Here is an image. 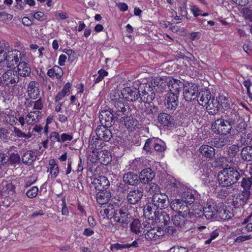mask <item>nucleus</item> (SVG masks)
I'll use <instances>...</instances> for the list:
<instances>
[{
  "instance_id": "f257e3e1",
  "label": "nucleus",
  "mask_w": 252,
  "mask_h": 252,
  "mask_svg": "<svg viewBox=\"0 0 252 252\" xmlns=\"http://www.w3.org/2000/svg\"><path fill=\"white\" fill-rule=\"evenodd\" d=\"M122 93L124 99L128 101H135L139 97L142 101L148 104L154 100L156 95L153 88L149 84H141L138 92L127 87L122 90Z\"/></svg>"
},
{
  "instance_id": "f03ea898",
  "label": "nucleus",
  "mask_w": 252,
  "mask_h": 252,
  "mask_svg": "<svg viewBox=\"0 0 252 252\" xmlns=\"http://www.w3.org/2000/svg\"><path fill=\"white\" fill-rule=\"evenodd\" d=\"M239 116L238 113L234 112L229 118L228 121L223 119H218L212 124V131L216 133L226 135L230 133L232 126L239 122Z\"/></svg>"
},
{
  "instance_id": "7ed1b4c3",
  "label": "nucleus",
  "mask_w": 252,
  "mask_h": 252,
  "mask_svg": "<svg viewBox=\"0 0 252 252\" xmlns=\"http://www.w3.org/2000/svg\"><path fill=\"white\" fill-rule=\"evenodd\" d=\"M240 177L239 172L233 167L222 170L218 175L219 184L223 187H228L235 184Z\"/></svg>"
},
{
  "instance_id": "20e7f679",
  "label": "nucleus",
  "mask_w": 252,
  "mask_h": 252,
  "mask_svg": "<svg viewBox=\"0 0 252 252\" xmlns=\"http://www.w3.org/2000/svg\"><path fill=\"white\" fill-rule=\"evenodd\" d=\"M25 59L26 54L24 52H21L15 49L8 51L4 53L2 57L0 58V63L5 61L7 66L8 67H11Z\"/></svg>"
},
{
  "instance_id": "39448f33",
  "label": "nucleus",
  "mask_w": 252,
  "mask_h": 252,
  "mask_svg": "<svg viewBox=\"0 0 252 252\" xmlns=\"http://www.w3.org/2000/svg\"><path fill=\"white\" fill-rule=\"evenodd\" d=\"M167 199L168 197L165 193H155L153 195L152 202L148 205L146 210L150 214L153 212L155 214L158 209H162L167 205Z\"/></svg>"
},
{
  "instance_id": "423d86ee",
  "label": "nucleus",
  "mask_w": 252,
  "mask_h": 252,
  "mask_svg": "<svg viewBox=\"0 0 252 252\" xmlns=\"http://www.w3.org/2000/svg\"><path fill=\"white\" fill-rule=\"evenodd\" d=\"M89 158L92 163H100L103 165H108L111 160L110 152L106 150L94 149L89 155Z\"/></svg>"
},
{
  "instance_id": "0eeeda50",
  "label": "nucleus",
  "mask_w": 252,
  "mask_h": 252,
  "mask_svg": "<svg viewBox=\"0 0 252 252\" xmlns=\"http://www.w3.org/2000/svg\"><path fill=\"white\" fill-rule=\"evenodd\" d=\"M113 217L116 221L122 224L127 225L132 220L129 210L125 206L114 211Z\"/></svg>"
},
{
  "instance_id": "6e6552de",
  "label": "nucleus",
  "mask_w": 252,
  "mask_h": 252,
  "mask_svg": "<svg viewBox=\"0 0 252 252\" xmlns=\"http://www.w3.org/2000/svg\"><path fill=\"white\" fill-rule=\"evenodd\" d=\"M42 117V113L40 111H31L26 116L18 117V121L21 126H23L26 123L29 125H33L38 122Z\"/></svg>"
},
{
  "instance_id": "1a4fd4ad",
  "label": "nucleus",
  "mask_w": 252,
  "mask_h": 252,
  "mask_svg": "<svg viewBox=\"0 0 252 252\" xmlns=\"http://www.w3.org/2000/svg\"><path fill=\"white\" fill-rule=\"evenodd\" d=\"M252 185V179L250 177L243 178L241 186L243 188L242 193L239 195V199L243 203L246 202L251 195L250 188Z\"/></svg>"
},
{
  "instance_id": "9d476101",
  "label": "nucleus",
  "mask_w": 252,
  "mask_h": 252,
  "mask_svg": "<svg viewBox=\"0 0 252 252\" xmlns=\"http://www.w3.org/2000/svg\"><path fill=\"white\" fill-rule=\"evenodd\" d=\"M171 208L174 211L177 212L183 217H187L189 215L188 206L180 199H175L171 203Z\"/></svg>"
},
{
  "instance_id": "9b49d317",
  "label": "nucleus",
  "mask_w": 252,
  "mask_h": 252,
  "mask_svg": "<svg viewBox=\"0 0 252 252\" xmlns=\"http://www.w3.org/2000/svg\"><path fill=\"white\" fill-rule=\"evenodd\" d=\"M220 204L217 205L212 200L208 201L207 206L203 208L204 215L207 220L217 218Z\"/></svg>"
},
{
  "instance_id": "f8f14e48",
  "label": "nucleus",
  "mask_w": 252,
  "mask_h": 252,
  "mask_svg": "<svg viewBox=\"0 0 252 252\" xmlns=\"http://www.w3.org/2000/svg\"><path fill=\"white\" fill-rule=\"evenodd\" d=\"M3 81L7 86H15L19 81V76L17 71L9 69L2 75Z\"/></svg>"
},
{
  "instance_id": "ddd939ff",
  "label": "nucleus",
  "mask_w": 252,
  "mask_h": 252,
  "mask_svg": "<svg viewBox=\"0 0 252 252\" xmlns=\"http://www.w3.org/2000/svg\"><path fill=\"white\" fill-rule=\"evenodd\" d=\"M99 118L101 126L107 127H111L115 123L113 115L110 110L101 111L99 114Z\"/></svg>"
},
{
  "instance_id": "4468645a",
  "label": "nucleus",
  "mask_w": 252,
  "mask_h": 252,
  "mask_svg": "<svg viewBox=\"0 0 252 252\" xmlns=\"http://www.w3.org/2000/svg\"><path fill=\"white\" fill-rule=\"evenodd\" d=\"M198 87L195 84L186 86L184 90V97L186 101H191L194 100L198 96Z\"/></svg>"
},
{
  "instance_id": "2eb2a0df",
  "label": "nucleus",
  "mask_w": 252,
  "mask_h": 252,
  "mask_svg": "<svg viewBox=\"0 0 252 252\" xmlns=\"http://www.w3.org/2000/svg\"><path fill=\"white\" fill-rule=\"evenodd\" d=\"M39 84L37 82L31 81L27 87L28 95L32 99H37L40 95Z\"/></svg>"
},
{
  "instance_id": "dca6fc26",
  "label": "nucleus",
  "mask_w": 252,
  "mask_h": 252,
  "mask_svg": "<svg viewBox=\"0 0 252 252\" xmlns=\"http://www.w3.org/2000/svg\"><path fill=\"white\" fill-rule=\"evenodd\" d=\"M145 238L149 241H154L159 239L163 234L164 231L160 227H154L150 230L146 228Z\"/></svg>"
},
{
  "instance_id": "f3484780",
  "label": "nucleus",
  "mask_w": 252,
  "mask_h": 252,
  "mask_svg": "<svg viewBox=\"0 0 252 252\" xmlns=\"http://www.w3.org/2000/svg\"><path fill=\"white\" fill-rule=\"evenodd\" d=\"M95 131L98 138L101 140L109 141L112 137L111 131L107 126H99Z\"/></svg>"
},
{
  "instance_id": "a211bd4d",
  "label": "nucleus",
  "mask_w": 252,
  "mask_h": 252,
  "mask_svg": "<svg viewBox=\"0 0 252 252\" xmlns=\"http://www.w3.org/2000/svg\"><path fill=\"white\" fill-rule=\"evenodd\" d=\"M179 95L176 94L168 93L165 100V106L169 110H175L179 103L178 101Z\"/></svg>"
},
{
  "instance_id": "6ab92c4d",
  "label": "nucleus",
  "mask_w": 252,
  "mask_h": 252,
  "mask_svg": "<svg viewBox=\"0 0 252 252\" xmlns=\"http://www.w3.org/2000/svg\"><path fill=\"white\" fill-rule=\"evenodd\" d=\"M47 171L49 172V174L48 176V179H54L58 176L59 174V167L54 159H51L49 160Z\"/></svg>"
},
{
  "instance_id": "aec40b11",
  "label": "nucleus",
  "mask_w": 252,
  "mask_h": 252,
  "mask_svg": "<svg viewBox=\"0 0 252 252\" xmlns=\"http://www.w3.org/2000/svg\"><path fill=\"white\" fill-rule=\"evenodd\" d=\"M142 196V190L137 188L129 191L127 194V198L129 203L131 204H135L141 199Z\"/></svg>"
},
{
  "instance_id": "412c9836",
  "label": "nucleus",
  "mask_w": 252,
  "mask_h": 252,
  "mask_svg": "<svg viewBox=\"0 0 252 252\" xmlns=\"http://www.w3.org/2000/svg\"><path fill=\"white\" fill-rule=\"evenodd\" d=\"M36 158L35 153L33 151L28 150L23 151L22 155V161L24 164L27 165H31L35 160Z\"/></svg>"
},
{
  "instance_id": "4be33fe9",
  "label": "nucleus",
  "mask_w": 252,
  "mask_h": 252,
  "mask_svg": "<svg viewBox=\"0 0 252 252\" xmlns=\"http://www.w3.org/2000/svg\"><path fill=\"white\" fill-rule=\"evenodd\" d=\"M166 82L169 89L170 92L169 93L176 94L179 95L181 87L180 85L181 83L179 80L168 78L166 79Z\"/></svg>"
},
{
  "instance_id": "5701e85b",
  "label": "nucleus",
  "mask_w": 252,
  "mask_h": 252,
  "mask_svg": "<svg viewBox=\"0 0 252 252\" xmlns=\"http://www.w3.org/2000/svg\"><path fill=\"white\" fill-rule=\"evenodd\" d=\"M93 183L95 186V188L99 190H103L107 189L109 185V181L107 178L104 176H99L98 178L94 179Z\"/></svg>"
},
{
  "instance_id": "b1692460",
  "label": "nucleus",
  "mask_w": 252,
  "mask_h": 252,
  "mask_svg": "<svg viewBox=\"0 0 252 252\" xmlns=\"http://www.w3.org/2000/svg\"><path fill=\"white\" fill-rule=\"evenodd\" d=\"M197 101L199 105L205 106L212 97L211 95L210 92L208 90H201L198 94L197 96Z\"/></svg>"
},
{
  "instance_id": "393cba45",
  "label": "nucleus",
  "mask_w": 252,
  "mask_h": 252,
  "mask_svg": "<svg viewBox=\"0 0 252 252\" xmlns=\"http://www.w3.org/2000/svg\"><path fill=\"white\" fill-rule=\"evenodd\" d=\"M155 173L149 168L142 170L139 176V180L141 183L147 184L151 182L155 177Z\"/></svg>"
},
{
  "instance_id": "a878e982",
  "label": "nucleus",
  "mask_w": 252,
  "mask_h": 252,
  "mask_svg": "<svg viewBox=\"0 0 252 252\" xmlns=\"http://www.w3.org/2000/svg\"><path fill=\"white\" fill-rule=\"evenodd\" d=\"M147 224L145 223L141 224L138 220H134L130 225L131 231L136 234H141L145 233Z\"/></svg>"
},
{
  "instance_id": "bb28decb",
  "label": "nucleus",
  "mask_w": 252,
  "mask_h": 252,
  "mask_svg": "<svg viewBox=\"0 0 252 252\" xmlns=\"http://www.w3.org/2000/svg\"><path fill=\"white\" fill-rule=\"evenodd\" d=\"M25 60L20 62L17 65V73L18 75L22 77L28 76L30 75L31 69L29 65L26 63Z\"/></svg>"
},
{
  "instance_id": "cd10ccee",
  "label": "nucleus",
  "mask_w": 252,
  "mask_h": 252,
  "mask_svg": "<svg viewBox=\"0 0 252 252\" xmlns=\"http://www.w3.org/2000/svg\"><path fill=\"white\" fill-rule=\"evenodd\" d=\"M111 197V193L108 190H99L96 195V201L102 205L107 203Z\"/></svg>"
},
{
  "instance_id": "c85d7f7f",
  "label": "nucleus",
  "mask_w": 252,
  "mask_h": 252,
  "mask_svg": "<svg viewBox=\"0 0 252 252\" xmlns=\"http://www.w3.org/2000/svg\"><path fill=\"white\" fill-rule=\"evenodd\" d=\"M158 121L164 126H171L174 125L175 122L173 118L166 113H161L158 114Z\"/></svg>"
},
{
  "instance_id": "c756f323",
  "label": "nucleus",
  "mask_w": 252,
  "mask_h": 252,
  "mask_svg": "<svg viewBox=\"0 0 252 252\" xmlns=\"http://www.w3.org/2000/svg\"><path fill=\"white\" fill-rule=\"evenodd\" d=\"M114 111L116 114L121 118L125 115V113L126 111L127 108L124 102V99H120V101H116L113 102Z\"/></svg>"
},
{
  "instance_id": "7c9ffc66",
  "label": "nucleus",
  "mask_w": 252,
  "mask_h": 252,
  "mask_svg": "<svg viewBox=\"0 0 252 252\" xmlns=\"http://www.w3.org/2000/svg\"><path fill=\"white\" fill-rule=\"evenodd\" d=\"M139 178L138 175L134 172H129L123 176V181L130 185H135L138 183Z\"/></svg>"
},
{
  "instance_id": "2f4dec72",
  "label": "nucleus",
  "mask_w": 252,
  "mask_h": 252,
  "mask_svg": "<svg viewBox=\"0 0 252 252\" xmlns=\"http://www.w3.org/2000/svg\"><path fill=\"white\" fill-rule=\"evenodd\" d=\"M219 104L220 103H219L217 99H215L214 97H212L208 104L205 106L208 113L212 115L217 114L220 108Z\"/></svg>"
},
{
  "instance_id": "473e14b6",
  "label": "nucleus",
  "mask_w": 252,
  "mask_h": 252,
  "mask_svg": "<svg viewBox=\"0 0 252 252\" xmlns=\"http://www.w3.org/2000/svg\"><path fill=\"white\" fill-rule=\"evenodd\" d=\"M199 152L204 157L211 159L213 158L215 155L214 148L207 145H201L199 148Z\"/></svg>"
},
{
  "instance_id": "72a5a7b5",
  "label": "nucleus",
  "mask_w": 252,
  "mask_h": 252,
  "mask_svg": "<svg viewBox=\"0 0 252 252\" xmlns=\"http://www.w3.org/2000/svg\"><path fill=\"white\" fill-rule=\"evenodd\" d=\"M241 157L245 161H252V146L244 147L241 151Z\"/></svg>"
},
{
  "instance_id": "f704fd0d",
  "label": "nucleus",
  "mask_w": 252,
  "mask_h": 252,
  "mask_svg": "<svg viewBox=\"0 0 252 252\" xmlns=\"http://www.w3.org/2000/svg\"><path fill=\"white\" fill-rule=\"evenodd\" d=\"M26 105L27 108L32 107L33 110L38 111L42 110L44 107L43 102L41 98L35 101L27 99Z\"/></svg>"
},
{
  "instance_id": "c9c22d12",
  "label": "nucleus",
  "mask_w": 252,
  "mask_h": 252,
  "mask_svg": "<svg viewBox=\"0 0 252 252\" xmlns=\"http://www.w3.org/2000/svg\"><path fill=\"white\" fill-rule=\"evenodd\" d=\"M232 217V214L220 204L219 208V212L217 215V218L226 220L230 219Z\"/></svg>"
},
{
  "instance_id": "e433bc0d",
  "label": "nucleus",
  "mask_w": 252,
  "mask_h": 252,
  "mask_svg": "<svg viewBox=\"0 0 252 252\" xmlns=\"http://www.w3.org/2000/svg\"><path fill=\"white\" fill-rule=\"evenodd\" d=\"M47 75L52 78L60 79L63 75V71L60 67L55 65L48 70Z\"/></svg>"
},
{
  "instance_id": "4c0bfd02",
  "label": "nucleus",
  "mask_w": 252,
  "mask_h": 252,
  "mask_svg": "<svg viewBox=\"0 0 252 252\" xmlns=\"http://www.w3.org/2000/svg\"><path fill=\"white\" fill-rule=\"evenodd\" d=\"M170 220V218L169 215L164 212L161 213L155 218V221L157 223H160L161 226L169 224Z\"/></svg>"
},
{
  "instance_id": "58836bf2",
  "label": "nucleus",
  "mask_w": 252,
  "mask_h": 252,
  "mask_svg": "<svg viewBox=\"0 0 252 252\" xmlns=\"http://www.w3.org/2000/svg\"><path fill=\"white\" fill-rule=\"evenodd\" d=\"M122 119H123L124 121L126 127L130 130H132L133 129H134L138 123V121L136 119H134L131 117H127L125 118L124 116L122 117L120 119L121 120Z\"/></svg>"
},
{
  "instance_id": "ea45409f",
  "label": "nucleus",
  "mask_w": 252,
  "mask_h": 252,
  "mask_svg": "<svg viewBox=\"0 0 252 252\" xmlns=\"http://www.w3.org/2000/svg\"><path fill=\"white\" fill-rule=\"evenodd\" d=\"M180 200L187 205H191L194 201V197L193 194L190 192H184L182 194Z\"/></svg>"
},
{
  "instance_id": "a19ab883",
  "label": "nucleus",
  "mask_w": 252,
  "mask_h": 252,
  "mask_svg": "<svg viewBox=\"0 0 252 252\" xmlns=\"http://www.w3.org/2000/svg\"><path fill=\"white\" fill-rule=\"evenodd\" d=\"M9 163L11 164H19L21 163L20 157L18 153H12L8 157Z\"/></svg>"
},
{
  "instance_id": "79ce46f5",
  "label": "nucleus",
  "mask_w": 252,
  "mask_h": 252,
  "mask_svg": "<svg viewBox=\"0 0 252 252\" xmlns=\"http://www.w3.org/2000/svg\"><path fill=\"white\" fill-rule=\"evenodd\" d=\"M252 142V133L244 132L241 136L240 142L243 145H250Z\"/></svg>"
},
{
  "instance_id": "37998d69",
  "label": "nucleus",
  "mask_w": 252,
  "mask_h": 252,
  "mask_svg": "<svg viewBox=\"0 0 252 252\" xmlns=\"http://www.w3.org/2000/svg\"><path fill=\"white\" fill-rule=\"evenodd\" d=\"M186 217H183L180 214L176 215L172 220V223L176 227H181L184 223V219Z\"/></svg>"
},
{
  "instance_id": "c03bdc74",
  "label": "nucleus",
  "mask_w": 252,
  "mask_h": 252,
  "mask_svg": "<svg viewBox=\"0 0 252 252\" xmlns=\"http://www.w3.org/2000/svg\"><path fill=\"white\" fill-rule=\"evenodd\" d=\"M111 99L115 102L116 101H120V99H124L122 96V91L118 90H113L110 94Z\"/></svg>"
},
{
  "instance_id": "a18cd8bd",
  "label": "nucleus",
  "mask_w": 252,
  "mask_h": 252,
  "mask_svg": "<svg viewBox=\"0 0 252 252\" xmlns=\"http://www.w3.org/2000/svg\"><path fill=\"white\" fill-rule=\"evenodd\" d=\"M31 15L35 19L40 22L44 21L47 19V16L41 11H32Z\"/></svg>"
},
{
  "instance_id": "49530a36",
  "label": "nucleus",
  "mask_w": 252,
  "mask_h": 252,
  "mask_svg": "<svg viewBox=\"0 0 252 252\" xmlns=\"http://www.w3.org/2000/svg\"><path fill=\"white\" fill-rule=\"evenodd\" d=\"M220 103V107L226 108L229 105V101L228 99L224 95H220L216 98Z\"/></svg>"
},
{
  "instance_id": "de8ad7c7",
  "label": "nucleus",
  "mask_w": 252,
  "mask_h": 252,
  "mask_svg": "<svg viewBox=\"0 0 252 252\" xmlns=\"http://www.w3.org/2000/svg\"><path fill=\"white\" fill-rule=\"evenodd\" d=\"M114 211L113 210L112 206H108V208L101 209L100 213L104 219L109 218L110 215L114 214Z\"/></svg>"
},
{
  "instance_id": "09e8293b",
  "label": "nucleus",
  "mask_w": 252,
  "mask_h": 252,
  "mask_svg": "<svg viewBox=\"0 0 252 252\" xmlns=\"http://www.w3.org/2000/svg\"><path fill=\"white\" fill-rule=\"evenodd\" d=\"M153 148L156 151L162 152L164 150V144L160 140H158L154 138V144H153Z\"/></svg>"
},
{
  "instance_id": "8fccbe9b",
  "label": "nucleus",
  "mask_w": 252,
  "mask_h": 252,
  "mask_svg": "<svg viewBox=\"0 0 252 252\" xmlns=\"http://www.w3.org/2000/svg\"><path fill=\"white\" fill-rule=\"evenodd\" d=\"M38 191V188L34 186L29 189L26 193L27 195L30 198H33L36 196Z\"/></svg>"
},
{
  "instance_id": "3c124183",
  "label": "nucleus",
  "mask_w": 252,
  "mask_h": 252,
  "mask_svg": "<svg viewBox=\"0 0 252 252\" xmlns=\"http://www.w3.org/2000/svg\"><path fill=\"white\" fill-rule=\"evenodd\" d=\"M153 144H154V138L148 139L144 146V150L147 152H150L151 149L153 148Z\"/></svg>"
},
{
  "instance_id": "603ef678",
  "label": "nucleus",
  "mask_w": 252,
  "mask_h": 252,
  "mask_svg": "<svg viewBox=\"0 0 252 252\" xmlns=\"http://www.w3.org/2000/svg\"><path fill=\"white\" fill-rule=\"evenodd\" d=\"M9 45L8 43L5 41L0 40V58L2 57L1 54L5 53L6 51L8 50Z\"/></svg>"
},
{
  "instance_id": "864d4df0",
  "label": "nucleus",
  "mask_w": 252,
  "mask_h": 252,
  "mask_svg": "<svg viewBox=\"0 0 252 252\" xmlns=\"http://www.w3.org/2000/svg\"><path fill=\"white\" fill-rule=\"evenodd\" d=\"M73 139L72 133H63L60 135V142L63 143L67 141H71Z\"/></svg>"
},
{
  "instance_id": "5fc2aeb1",
  "label": "nucleus",
  "mask_w": 252,
  "mask_h": 252,
  "mask_svg": "<svg viewBox=\"0 0 252 252\" xmlns=\"http://www.w3.org/2000/svg\"><path fill=\"white\" fill-rule=\"evenodd\" d=\"M169 252H188V249L187 248L179 246H175L171 248L169 250Z\"/></svg>"
},
{
  "instance_id": "6e6d98bb",
  "label": "nucleus",
  "mask_w": 252,
  "mask_h": 252,
  "mask_svg": "<svg viewBox=\"0 0 252 252\" xmlns=\"http://www.w3.org/2000/svg\"><path fill=\"white\" fill-rule=\"evenodd\" d=\"M202 183L205 185H208L211 183V181L213 180V177L208 174H203L201 177Z\"/></svg>"
},
{
  "instance_id": "4d7b16f0",
  "label": "nucleus",
  "mask_w": 252,
  "mask_h": 252,
  "mask_svg": "<svg viewBox=\"0 0 252 252\" xmlns=\"http://www.w3.org/2000/svg\"><path fill=\"white\" fill-rule=\"evenodd\" d=\"M111 249L113 251H117L119 250H122L124 249H128V246L127 244H114L111 246Z\"/></svg>"
},
{
  "instance_id": "13d9d810",
  "label": "nucleus",
  "mask_w": 252,
  "mask_h": 252,
  "mask_svg": "<svg viewBox=\"0 0 252 252\" xmlns=\"http://www.w3.org/2000/svg\"><path fill=\"white\" fill-rule=\"evenodd\" d=\"M141 239L140 238H138L136 239H135L134 241H133L130 244L127 243V245L128 246V249L130 248H138L140 247L141 245Z\"/></svg>"
},
{
  "instance_id": "bf43d9fd",
  "label": "nucleus",
  "mask_w": 252,
  "mask_h": 252,
  "mask_svg": "<svg viewBox=\"0 0 252 252\" xmlns=\"http://www.w3.org/2000/svg\"><path fill=\"white\" fill-rule=\"evenodd\" d=\"M247 126V125L246 123L244 121L241 120L239 124L237 126L236 129L238 132H242L246 129Z\"/></svg>"
},
{
  "instance_id": "052dcab7",
  "label": "nucleus",
  "mask_w": 252,
  "mask_h": 252,
  "mask_svg": "<svg viewBox=\"0 0 252 252\" xmlns=\"http://www.w3.org/2000/svg\"><path fill=\"white\" fill-rule=\"evenodd\" d=\"M62 214L63 216H68L69 211L66 206V201L64 197L62 198Z\"/></svg>"
},
{
  "instance_id": "680f3d73",
  "label": "nucleus",
  "mask_w": 252,
  "mask_h": 252,
  "mask_svg": "<svg viewBox=\"0 0 252 252\" xmlns=\"http://www.w3.org/2000/svg\"><path fill=\"white\" fill-rule=\"evenodd\" d=\"M141 164L140 159L137 158L134 159L130 163V168L132 170H136L140 166Z\"/></svg>"
},
{
  "instance_id": "e2e57ef3",
  "label": "nucleus",
  "mask_w": 252,
  "mask_h": 252,
  "mask_svg": "<svg viewBox=\"0 0 252 252\" xmlns=\"http://www.w3.org/2000/svg\"><path fill=\"white\" fill-rule=\"evenodd\" d=\"M252 238L251 235H241L237 237L234 240L235 242L241 243L246 240H249Z\"/></svg>"
},
{
  "instance_id": "0e129e2a",
  "label": "nucleus",
  "mask_w": 252,
  "mask_h": 252,
  "mask_svg": "<svg viewBox=\"0 0 252 252\" xmlns=\"http://www.w3.org/2000/svg\"><path fill=\"white\" fill-rule=\"evenodd\" d=\"M219 235V233L217 230H214L210 234V238L205 241V244H209L211 242L216 239Z\"/></svg>"
},
{
  "instance_id": "69168bd1",
  "label": "nucleus",
  "mask_w": 252,
  "mask_h": 252,
  "mask_svg": "<svg viewBox=\"0 0 252 252\" xmlns=\"http://www.w3.org/2000/svg\"><path fill=\"white\" fill-rule=\"evenodd\" d=\"M18 117L17 118L15 117L13 115H10L8 116V118H6V122L7 123H9L10 125H13L14 124H16L17 123L18 125H20L18 121Z\"/></svg>"
},
{
  "instance_id": "338daca9",
  "label": "nucleus",
  "mask_w": 252,
  "mask_h": 252,
  "mask_svg": "<svg viewBox=\"0 0 252 252\" xmlns=\"http://www.w3.org/2000/svg\"><path fill=\"white\" fill-rule=\"evenodd\" d=\"M50 139L51 141L55 142L56 141L60 142V136L57 132H52L50 134Z\"/></svg>"
},
{
  "instance_id": "774afa93",
  "label": "nucleus",
  "mask_w": 252,
  "mask_h": 252,
  "mask_svg": "<svg viewBox=\"0 0 252 252\" xmlns=\"http://www.w3.org/2000/svg\"><path fill=\"white\" fill-rule=\"evenodd\" d=\"M149 191L155 194V193H160V190L158 186L154 183L149 185Z\"/></svg>"
}]
</instances>
